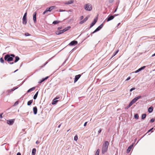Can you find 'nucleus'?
Masks as SVG:
<instances>
[{
    "label": "nucleus",
    "mask_w": 155,
    "mask_h": 155,
    "mask_svg": "<svg viewBox=\"0 0 155 155\" xmlns=\"http://www.w3.org/2000/svg\"><path fill=\"white\" fill-rule=\"evenodd\" d=\"M71 28V27L70 26H68L67 27L65 28L64 29V30H65V31H67V30Z\"/></svg>",
    "instance_id": "c85d7f7f"
},
{
    "label": "nucleus",
    "mask_w": 155,
    "mask_h": 155,
    "mask_svg": "<svg viewBox=\"0 0 155 155\" xmlns=\"http://www.w3.org/2000/svg\"><path fill=\"white\" fill-rule=\"evenodd\" d=\"M99 152H100V150H99V149H98L96 152L95 155H99Z\"/></svg>",
    "instance_id": "cd10ccee"
},
{
    "label": "nucleus",
    "mask_w": 155,
    "mask_h": 155,
    "mask_svg": "<svg viewBox=\"0 0 155 155\" xmlns=\"http://www.w3.org/2000/svg\"><path fill=\"white\" fill-rule=\"evenodd\" d=\"M12 91L10 90V89L8 90L7 91V92H8V93H9L10 92Z\"/></svg>",
    "instance_id": "8fccbe9b"
},
{
    "label": "nucleus",
    "mask_w": 155,
    "mask_h": 155,
    "mask_svg": "<svg viewBox=\"0 0 155 155\" xmlns=\"http://www.w3.org/2000/svg\"><path fill=\"white\" fill-rule=\"evenodd\" d=\"M97 18H95L94 20V21L92 22V23L91 24L90 26V28H92L96 23L97 21Z\"/></svg>",
    "instance_id": "6e6552de"
},
{
    "label": "nucleus",
    "mask_w": 155,
    "mask_h": 155,
    "mask_svg": "<svg viewBox=\"0 0 155 155\" xmlns=\"http://www.w3.org/2000/svg\"><path fill=\"white\" fill-rule=\"evenodd\" d=\"M73 2H74V1L73 0H71L69 1L68 2H65V4L66 5H69V4H71L73 3Z\"/></svg>",
    "instance_id": "f3484780"
},
{
    "label": "nucleus",
    "mask_w": 155,
    "mask_h": 155,
    "mask_svg": "<svg viewBox=\"0 0 155 155\" xmlns=\"http://www.w3.org/2000/svg\"><path fill=\"white\" fill-rule=\"evenodd\" d=\"M130 79V77H129L127 78L126 80V81H128Z\"/></svg>",
    "instance_id": "de8ad7c7"
},
{
    "label": "nucleus",
    "mask_w": 155,
    "mask_h": 155,
    "mask_svg": "<svg viewBox=\"0 0 155 155\" xmlns=\"http://www.w3.org/2000/svg\"><path fill=\"white\" fill-rule=\"evenodd\" d=\"M61 124H60V125L58 126V128H60V126H61Z\"/></svg>",
    "instance_id": "338daca9"
},
{
    "label": "nucleus",
    "mask_w": 155,
    "mask_h": 155,
    "mask_svg": "<svg viewBox=\"0 0 155 155\" xmlns=\"http://www.w3.org/2000/svg\"><path fill=\"white\" fill-rule=\"evenodd\" d=\"M48 78H49V77L47 76L45 78H43V79L44 80V81H45V80H47Z\"/></svg>",
    "instance_id": "49530a36"
},
{
    "label": "nucleus",
    "mask_w": 155,
    "mask_h": 155,
    "mask_svg": "<svg viewBox=\"0 0 155 155\" xmlns=\"http://www.w3.org/2000/svg\"><path fill=\"white\" fill-rule=\"evenodd\" d=\"M134 103L133 102L131 101L129 105L130 107Z\"/></svg>",
    "instance_id": "c9c22d12"
},
{
    "label": "nucleus",
    "mask_w": 155,
    "mask_h": 155,
    "mask_svg": "<svg viewBox=\"0 0 155 155\" xmlns=\"http://www.w3.org/2000/svg\"><path fill=\"white\" fill-rule=\"evenodd\" d=\"M38 91H37L36 93L35 94V95H34V97H33V99H34V100H35L37 97V96H38Z\"/></svg>",
    "instance_id": "4be33fe9"
},
{
    "label": "nucleus",
    "mask_w": 155,
    "mask_h": 155,
    "mask_svg": "<svg viewBox=\"0 0 155 155\" xmlns=\"http://www.w3.org/2000/svg\"><path fill=\"white\" fill-rule=\"evenodd\" d=\"M153 129V128H151V129H150L149 131H148V132H150V131H151Z\"/></svg>",
    "instance_id": "052dcab7"
},
{
    "label": "nucleus",
    "mask_w": 155,
    "mask_h": 155,
    "mask_svg": "<svg viewBox=\"0 0 155 155\" xmlns=\"http://www.w3.org/2000/svg\"><path fill=\"white\" fill-rule=\"evenodd\" d=\"M20 59L19 58L18 56H16L15 57V60L14 61L15 63L17 62Z\"/></svg>",
    "instance_id": "412c9836"
},
{
    "label": "nucleus",
    "mask_w": 155,
    "mask_h": 155,
    "mask_svg": "<svg viewBox=\"0 0 155 155\" xmlns=\"http://www.w3.org/2000/svg\"><path fill=\"white\" fill-rule=\"evenodd\" d=\"M36 152V149L35 148H33L32 151V155H35Z\"/></svg>",
    "instance_id": "6ab92c4d"
},
{
    "label": "nucleus",
    "mask_w": 155,
    "mask_h": 155,
    "mask_svg": "<svg viewBox=\"0 0 155 155\" xmlns=\"http://www.w3.org/2000/svg\"><path fill=\"white\" fill-rule=\"evenodd\" d=\"M61 32H62V33H63V32H65V30H64V29L62 30H61Z\"/></svg>",
    "instance_id": "6e6d98bb"
},
{
    "label": "nucleus",
    "mask_w": 155,
    "mask_h": 155,
    "mask_svg": "<svg viewBox=\"0 0 155 155\" xmlns=\"http://www.w3.org/2000/svg\"><path fill=\"white\" fill-rule=\"evenodd\" d=\"M81 76V74H78V75H76L74 78V83H76L80 78Z\"/></svg>",
    "instance_id": "1a4fd4ad"
},
{
    "label": "nucleus",
    "mask_w": 155,
    "mask_h": 155,
    "mask_svg": "<svg viewBox=\"0 0 155 155\" xmlns=\"http://www.w3.org/2000/svg\"><path fill=\"white\" fill-rule=\"evenodd\" d=\"M78 43V42L76 41H71L68 45L70 46H73L74 45H76Z\"/></svg>",
    "instance_id": "9b49d317"
},
{
    "label": "nucleus",
    "mask_w": 155,
    "mask_h": 155,
    "mask_svg": "<svg viewBox=\"0 0 155 155\" xmlns=\"http://www.w3.org/2000/svg\"><path fill=\"white\" fill-rule=\"evenodd\" d=\"M48 63V62H46L44 64V66H45V65H46Z\"/></svg>",
    "instance_id": "0e129e2a"
},
{
    "label": "nucleus",
    "mask_w": 155,
    "mask_h": 155,
    "mask_svg": "<svg viewBox=\"0 0 155 155\" xmlns=\"http://www.w3.org/2000/svg\"><path fill=\"white\" fill-rule=\"evenodd\" d=\"M154 56H155V53L153 54L152 56V57H154Z\"/></svg>",
    "instance_id": "680f3d73"
},
{
    "label": "nucleus",
    "mask_w": 155,
    "mask_h": 155,
    "mask_svg": "<svg viewBox=\"0 0 155 155\" xmlns=\"http://www.w3.org/2000/svg\"><path fill=\"white\" fill-rule=\"evenodd\" d=\"M61 29V27H59L58 28V30H60Z\"/></svg>",
    "instance_id": "bf43d9fd"
},
{
    "label": "nucleus",
    "mask_w": 155,
    "mask_h": 155,
    "mask_svg": "<svg viewBox=\"0 0 155 155\" xmlns=\"http://www.w3.org/2000/svg\"><path fill=\"white\" fill-rule=\"evenodd\" d=\"M141 96H139L136 97H135V98H134V99H133L132 101L134 103H135V102H136V101L138 100L139 99H140V98H141Z\"/></svg>",
    "instance_id": "f8f14e48"
},
{
    "label": "nucleus",
    "mask_w": 155,
    "mask_h": 155,
    "mask_svg": "<svg viewBox=\"0 0 155 155\" xmlns=\"http://www.w3.org/2000/svg\"><path fill=\"white\" fill-rule=\"evenodd\" d=\"M146 114H142L141 119L143 120L146 117Z\"/></svg>",
    "instance_id": "b1692460"
},
{
    "label": "nucleus",
    "mask_w": 155,
    "mask_h": 155,
    "mask_svg": "<svg viewBox=\"0 0 155 155\" xmlns=\"http://www.w3.org/2000/svg\"><path fill=\"white\" fill-rule=\"evenodd\" d=\"M109 2L110 3H112L113 2L114 0H108Z\"/></svg>",
    "instance_id": "a18cd8bd"
},
{
    "label": "nucleus",
    "mask_w": 155,
    "mask_h": 155,
    "mask_svg": "<svg viewBox=\"0 0 155 155\" xmlns=\"http://www.w3.org/2000/svg\"><path fill=\"white\" fill-rule=\"evenodd\" d=\"M18 103V101H16V102H15V103L14 104V105H16V104H17Z\"/></svg>",
    "instance_id": "4d7b16f0"
},
{
    "label": "nucleus",
    "mask_w": 155,
    "mask_h": 155,
    "mask_svg": "<svg viewBox=\"0 0 155 155\" xmlns=\"http://www.w3.org/2000/svg\"><path fill=\"white\" fill-rule=\"evenodd\" d=\"M16 155H21V153L19 152H18L17 153Z\"/></svg>",
    "instance_id": "13d9d810"
},
{
    "label": "nucleus",
    "mask_w": 155,
    "mask_h": 155,
    "mask_svg": "<svg viewBox=\"0 0 155 155\" xmlns=\"http://www.w3.org/2000/svg\"><path fill=\"white\" fill-rule=\"evenodd\" d=\"M14 121L15 120L14 119H11L7 120V122L8 124L10 125H12L13 124Z\"/></svg>",
    "instance_id": "0eeeda50"
},
{
    "label": "nucleus",
    "mask_w": 155,
    "mask_h": 155,
    "mask_svg": "<svg viewBox=\"0 0 155 155\" xmlns=\"http://www.w3.org/2000/svg\"><path fill=\"white\" fill-rule=\"evenodd\" d=\"M27 14V12H26L25 13L22 18V23L24 25H26L27 22V20L26 17Z\"/></svg>",
    "instance_id": "39448f33"
},
{
    "label": "nucleus",
    "mask_w": 155,
    "mask_h": 155,
    "mask_svg": "<svg viewBox=\"0 0 155 155\" xmlns=\"http://www.w3.org/2000/svg\"><path fill=\"white\" fill-rule=\"evenodd\" d=\"M140 71V68H139L136 71H135V73H137L139 72Z\"/></svg>",
    "instance_id": "ea45409f"
},
{
    "label": "nucleus",
    "mask_w": 155,
    "mask_h": 155,
    "mask_svg": "<svg viewBox=\"0 0 155 155\" xmlns=\"http://www.w3.org/2000/svg\"><path fill=\"white\" fill-rule=\"evenodd\" d=\"M95 32H94V31L93 32H92L91 33V36L92 35V34L94 33Z\"/></svg>",
    "instance_id": "e2e57ef3"
},
{
    "label": "nucleus",
    "mask_w": 155,
    "mask_h": 155,
    "mask_svg": "<svg viewBox=\"0 0 155 155\" xmlns=\"http://www.w3.org/2000/svg\"><path fill=\"white\" fill-rule=\"evenodd\" d=\"M120 24V23H118L117 25V27H118V26H119Z\"/></svg>",
    "instance_id": "774afa93"
},
{
    "label": "nucleus",
    "mask_w": 155,
    "mask_h": 155,
    "mask_svg": "<svg viewBox=\"0 0 155 155\" xmlns=\"http://www.w3.org/2000/svg\"><path fill=\"white\" fill-rule=\"evenodd\" d=\"M84 18V17L83 16H81L80 17V20H82Z\"/></svg>",
    "instance_id": "864d4df0"
},
{
    "label": "nucleus",
    "mask_w": 155,
    "mask_h": 155,
    "mask_svg": "<svg viewBox=\"0 0 155 155\" xmlns=\"http://www.w3.org/2000/svg\"><path fill=\"white\" fill-rule=\"evenodd\" d=\"M33 101V100H32L29 101L27 103V105H30L32 103Z\"/></svg>",
    "instance_id": "5701e85b"
},
{
    "label": "nucleus",
    "mask_w": 155,
    "mask_h": 155,
    "mask_svg": "<svg viewBox=\"0 0 155 155\" xmlns=\"http://www.w3.org/2000/svg\"><path fill=\"white\" fill-rule=\"evenodd\" d=\"M101 131V129L100 128V129L98 130V134H100Z\"/></svg>",
    "instance_id": "09e8293b"
},
{
    "label": "nucleus",
    "mask_w": 155,
    "mask_h": 155,
    "mask_svg": "<svg viewBox=\"0 0 155 155\" xmlns=\"http://www.w3.org/2000/svg\"><path fill=\"white\" fill-rule=\"evenodd\" d=\"M55 8V6H51L49 8H47L46 10L43 12V15H45V14L46 13L48 12H51L52 10Z\"/></svg>",
    "instance_id": "20e7f679"
},
{
    "label": "nucleus",
    "mask_w": 155,
    "mask_h": 155,
    "mask_svg": "<svg viewBox=\"0 0 155 155\" xmlns=\"http://www.w3.org/2000/svg\"><path fill=\"white\" fill-rule=\"evenodd\" d=\"M33 111L34 114H36L37 112V108L36 107H35L33 108Z\"/></svg>",
    "instance_id": "dca6fc26"
},
{
    "label": "nucleus",
    "mask_w": 155,
    "mask_h": 155,
    "mask_svg": "<svg viewBox=\"0 0 155 155\" xmlns=\"http://www.w3.org/2000/svg\"><path fill=\"white\" fill-rule=\"evenodd\" d=\"M44 81V80H43V78H42L41 81H40L39 82V83H41L42 82H43Z\"/></svg>",
    "instance_id": "79ce46f5"
},
{
    "label": "nucleus",
    "mask_w": 155,
    "mask_h": 155,
    "mask_svg": "<svg viewBox=\"0 0 155 155\" xmlns=\"http://www.w3.org/2000/svg\"><path fill=\"white\" fill-rule=\"evenodd\" d=\"M3 114V113H1V114H0V119H2V117H2Z\"/></svg>",
    "instance_id": "37998d69"
},
{
    "label": "nucleus",
    "mask_w": 155,
    "mask_h": 155,
    "mask_svg": "<svg viewBox=\"0 0 155 155\" xmlns=\"http://www.w3.org/2000/svg\"><path fill=\"white\" fill-rule=\"evenodd\" d=\"M10 56L11 57H12V58H13V57H15V55L13 54H11Z\"/></svg>",
    "instance_id": "c03bdc74"
},
{
    "label": "nucleus",
    "mask_w": 155,
    "mask_h": 155,
    "mask_svg": "<svg viewBox=\"0 0 155 155\" xmlns=\"http://www.w3.org/2000/svg\"><path fill=\"white\" fill-rule=\"evenodd\" d=\"M109 143L107 141H106L103 144L102 147V153H104L106 152L108 149V147Z\"/></svg>",
    "instance_id": "f257e3e1"
},
{
    "label": "nucleus",
    "mask_w": 155,
    "mask_h": 155,
    "mask_svg": "<svg viewBox=\"0 0 155 155\" xmlns=\"http://www.w3.org/2000/svg\"><path fill=\"white\" fill-rule=\"evenodd\" d=\"M59 22H60V21H54L53 22L52 24L54 25H56V24H57Z\"/></svg>",
    "instance_id": "c756f323"
},
{
    "label": "nucleus",
    "mask_w": 155,
    "mask_h": 155,
    "mask_svg": "<svg viewBox=\"0 0 155 155\" xmlns=\"http://www.w3.org/2000/svg\"><path fill=\"white\" fill-rule=\"evenodd\" d=\"M37 13L36 12H34L33 15V20L35 23L36 21V16Z\"/></svg>",
    "instance_id": "ddd939ff"
},
{
    "label": "nucleus",
    "mask_w": 155,
    "mask_h": 155,
    "mask_svg": "<svg viewBox=\"0 0 155 155\" xmlns=\"http://www.w3.org/2000/svg\"><path fill=\"white\" fill-rule=\"evenodd\" d=\"M62 33V32H61V30L57 31L56 32V34L57 35H59Z\"/></svg>",
    "instance_id": "393cba45"
},
{
    "label": "nucleus",
    "mask_w": 155,
    "mask_h": 155,
    "mask_svg": "<svg viewBox=\"0 0 155 155\" xmlns=\"http://www.w3.org/2000/svg\"><path fill=\"white\" fill-rule=\"evenodd\" d=\"M130 106H129V105L127 107V109L128 108H129V107H130Z\"/></svg>",
    "instance_id": "69168bd1"
},
{
    "label": "nucleus",
    "mask_w": 155,
    "mask_h": 155,
    "mask_svg": "<svg viewBox=\"0 0 155 155\" xmlns=\"http://www.w3.org/2000/svg\"><path fill=\"white\" fill-rule=\"evenodd\" d=\"M146 67L145 66H143V67H141L140 68H139L140 71L144 69Z\"/></svg>",
    "instance_id": "72a5a7b5"
},
{
    "label": "nucleus",
    "mask_w": 155,
    "mask_h": 155,
    "mask_svg": "<svg viewBox=\"0 0 155 155\" xmlns=\"http://www.w3.org/2000/svg\"><path fill=\"white\" fill-rule=\"evenodd\" d=\"M135 87H133L132 88H131L130 90V92H131L132 91H133L135 89Z\"/></svg>",
    "instance_id": "4c0bfd02"
},
{
    "label": "nucleus",
    "mask_w": 155,
    "mask_h": 155,
    "mask_svg": "<svg viewBox=\"0 0 155 155\" xmlns=\"http://www.w3.org/2000/svg\"><path fill=\"white\" fill-rule=\"evenodd\" d=\"M60 99V97H59L57 96L53 99L52 104L53 105L56 104L58 101V100H57Z\"/></svg>",
    "instance_id": "423d86ee"
},
{
    "label": "nucleus",
    "mask_w": 155,
    "mask_h": 155,
    "mask_svg": "<svg viewBox=\"0 0 155 155\" xmlns=\"http://www.w3.org/2000/svg\"><path fill=\"white\" fill-rule=\"evenodd\" d=\"M25 35L26 36H29L30 35L28 33H25Z\"/></svg>",
    "instance_id": "f704fd0d"
},
{
    "label": "nucleus",
    "mask_w": 155,
    "mask_h": 155,
    "mask_svg": "<svg viewBox=\"0 0 155 155\" xmlns=\"http://www.w3.org/2000/svg\"><path fill=\"white\" fill-rule=\"evenodd\" d=\"M99 31V30L98 28H97L94 31V32H96Z\"/></svg>",
    "instance_id": "a19ab883"
},
{
    "label": "nucleus",
    "mask_w": 155,
    "mask_h": 155,
    "mask_svg": "<svg viewBox=\"0 0 155 155\" xmlns=\"http://www.w3.org/2000/svg\"><path fill=\"white\" fill-rule=\"evenodd\" d=\"M133 146V144H132L131 145H130L127 148V153H129V152L131 150Z\"/></svg>",
    "instance_id": "4468645a"
},
{
    "label": "nucleus",
    "mask_w": 155,
    "mask_h": 155,
    "mask_svg": "<svg viewBox=\"0 0 155 155\" xmlns=\"http://www.w3.org/2000/svg\"><path fill=\"white\" fill-rule=\"evenodd\" d=\"M118 51H119V50H117V51H116L115 52H114V53L113 54V55L112 56V57L111 58H112V57H113L114 56L116 55V54L118 53Z\"/></svg>",
    "instance_id": "bb28decb"
},
{
    "label": "nucleus",
    "mask_w": 155,
    "mask_h": 155,
    "mask_svg": "<svg viewBox=\"0 0 155 155\" xmlns=\"http://www.w3.org/2000/svg\"><path fill=\"white\" fill-rule=\"evenodd\" d=\"M84 9L87 11H91L92 9V6L90 4H86L84 6Z\"/></svg>",
    "instance_id": "f03ea898"
},
{
    "label": "nucleus",
    "mask_w": 155,
    "mask_h": 155,
    "mask_svg": "<svg viewBox=\"0 0 155 155\" xmlns=\"http://www.w3.org/2000/svg\"><path fill=\"white\" fill-rule=\"evenodd\" d=\"M0 61L2 63H4V60L2 58H1L0 59Z\"/></svg>",
    "instance_id": "2f4dec72"
},
{
    "label": "nucleus",
    "mask_w": 155,
    "mask_h": 155,
    "mask_svg": "<svg viewBox=\"0 0 155 155\" xmlns=\"http://www.w3.org/2000/svg\"><path fill=\"white\" fill-rule=\"evenodd\" d=\"M40 143V142L38 141H37L36 142V143L37 144H39Z\"/></svg>",
    "instance_id": "3c124183"
},
{
    "label": "nucleus",
    "mask_w": 155,
    "mask_h": 155,
    "mask_svg": "<svg viewBox=\"0 0 155 155\" xmlns=\"http://www.w3.org/2000/svg\"><path fill=\"white\" fill-rule=\"evenodd\" d=\"M9 63L10 64H13L14 63V62H9Z\"/></svg>",
    "instance_id": "5fc2aeb1"
},
{
    "label": "nucleus",
    "mask_w": 155,
    "mask_h": 155,
    "mask_svg": "<svg viewBox=\"0 0 155 155\" xmlns=\"http://www.w3.org/2000/svg\"><path fill=\"white\" fill-rule=\"evenodd\" d=\"M35 87H33L27 91V92L29 93V92H30L33 91H34L35 89Z\"/></svg>",
    "instance_id": "aec40b11"
},
{
    "label": "nucleus",
    "mask_w": 155,
    "mask_h": 155,
    "mask_svg": "<svg viewBox=\"0 0 155 155\" xmlns=\"http://www.w3.org/2000/svg\"><path fill=\"white\" fill-rule=\"evenodd\" d=\"M134 117L136 119H139V115L138 114H134Z\"/></svg>",
    "instance_id": "a878e982"
},
{
    "label": "nucleus",
    "mask_w": 155,
    "mask_h": 155,
    "mask_svg": "<svg viewBox=\"0 0 155 155\" xmlns=\"http://www.w3.org/2000/svg\"><path fill=\"white\" fill-rule=\"evenodd\" d=\"M88 19V18L87 17H85L83 20L79 22V24H82L85 22Z\"/></svg>",
    "instance_id": "2eb2a0df"
},
{
    "label": "nucleus",
    "mask_w": 155,
    "mask_h": 155,
    "mask_svg": "<svg viewBox=\"0 0 155 155\" xmlns=\"http://www.w3.org/2000/svg\"><path fill=\"white\" fill-rule=\"evenodd\" d=\"M153 110V107H150L148 109V111L149 113H151Z\"/></svg>",
    "instance_id": "a211bd4d"
},
{
    "label": "nucleus",
    "mask_w": 155,
    "mask_h": 155,
    "mask_svg": "<svg viewBox=\"0 0 155 155\" xmlns=\"http://www.w3.org/2000/svg\"><path fill=\"white\" fill-rule=\"evenodd\" d=\"M155 119L153 118H152L150 120L151 123H153Z\"/></svg>",
    "instance_id": "58836bf2"
},
{
    "label": "nucleus",
    "mask_w": 155,
    "mask_h": 155,
    "mask_svg": "<svg viewBox=\"0 0 155 155\" xmlns=\"http://www.w3.org/2000/svg\"><path fill=\"white\" fill-rule=\"evenodd\" d=\"M115 17V16L113 15H109L107 18V21H109L112 20Z\"/></svg>",
    "instance_id": "9d476101"
},
{
    "label": "nucleus",
    "mask_w": 155,
    "mask_h": 155,
    "mask_svg": "<svg viewBox=\"0 0 155 155\" xmlns=\"http://www.w3.org/2000/svg\"><path fill=\"white\" fill-rule=\"evenodd\" d=\"M87 122H85L84 124V127L86 126L87 125Z\"/></svg>",
    "instance_id": "603ef678"
},
{
    "label": "nucleus",
    "mask_w": 155,
    "mask_h": 155,
    "mask_svg": "<svg viewBox=\"0 0 155 155\" xmlns=\"http://www.w3.org/2000/svg\"><path fill=\"white\" fill-rule=\"evenodd\" d=\"M17 87H13L12 89H11L10 90L12 91H13L17 89Z\"/></svg>",
    "instance_id": "e433bc0d"
},
{
    "label": "nucleus",
    "mask_w": 155,
    "mask_h": 155,
    "mask_svg": "<svg viewBox=\"0 0 155 155\" xmlns=\"http://www.w3.org/2000/svg\"><path fill=\"white\" fill-rule=\"evenodd\" d=\"M78 137L77 135H76L74 137V140L75 141H77L78 140Z\"/></svg>",
    "instance_id": "473e14b6"
},
{
    "label": "nucleus",
    "mask_w": 155,
    "mask_h": 155,
    "mask_svg": "<svg viewBox=\"0 0 155 155\" xmlns=\"http://www.w3.org/2000/svg\"><path fill=\"white\" fill-rule=\"evenodd\" d=\"M4 59L5 61L10 62L13 61V58L11 57L9 54H7L5 55Z\"/></svg>",
    "instance_id": "7ed1b4c3"
},
{
    "label": "nucleus",
    "mask_w": 155,
    "mask_h": 155,
    "mask_svg": "<svg viewBox=\"0 0 155 155\" xmlns=\"http://www.w3.org/2000/svg\"><path fill=\"white\" fill-rule=\"evenodd\" d=\"M103 26V25L102 24H101L100 25H99L97 28H98L100 30L102 28Z\"/></svg>",
    "instance_id": "7c9ffc66"
}]
</instances>
